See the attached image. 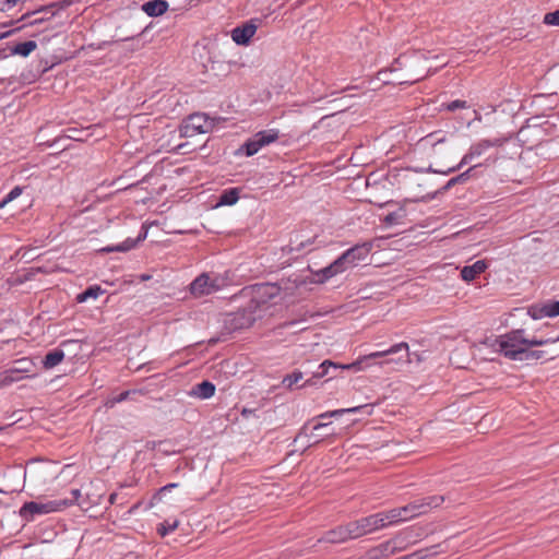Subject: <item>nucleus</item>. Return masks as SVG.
Listing matches in <instances>:
<instances>
[{
  "mask_svg": "<svg viewBox=\"0 0 559 559\" xmlns=\"http://www.w3.org/2000/svg\"><path fill=\"white\" fill-rule=\"evenodd\" d=\"M179 525V521L178 520H174L171 522L169 521H165L164 523H162L157 531L158 533L162 535V536H165L167 535L168 533L175 531Z\"/></svg>",
  "mask_w": 559,
  "mask_h": 559,
  "instance_id": "obj_30",
  "label": "nucleus"
},
{
  "mask_svg": "<svg viewBox=\"0 0 559 559\" xmlns=\"http://www.w3.org/2000/svg\"><path fill=\"white\" fill-rule=\"evenodd\" d=\"M405 213L403 210H400L395 213H390L384 217V222L389 225L400 223L402 218H404Z\"/></svg>",
  "mask_w": 559,
  "mask_h": 559,
  "instance_id": "obj_35",
  "label": "nucleus"
},
{
  "mask_svg": "<svg viewBox=\"0 0 559 559\" xmlns=\"http://www.w3.org/2000/svg\"><path fill=\"white\" fill-rule=\"evenodd\" d=\"M408 349H409L408 344L405 342H402V343L391 346L389 349L381 350V352H374V353L365 355L352 364L340 365V368L341 369H354V370H358V371L364 370L365 369V367L362 366L364 361H367V360L373 359V358H380V357H385L389 355H394L402 350L406 352V356H408Z\"/></svg>",
  "mask_w": 559,
  "mask_h": 559,
  "instance_id": "obj_10",
  "label": "nucleus"
},
{
  "mask_svg": "<svg viewBox=\"0 0 559 559\" xmlns=\"http://www.w3.org/2000/svg\"><path fill=\"white\" fill-rule=\"evenodd\" d=\"M365 408H370V407H369V405H364V406H355V407H349V408H341V409L330 411V412L320 414L318 416V418L326 419V418H332V417H338L346 413H358Z\"/></svg>",
  "mask_w": 559,
  "mask_h": 559,
  "instance_id": "obj_22",
  "label": "nucleus"
},
{
  "mask_svg": "<svg viewBox=\"0 0 559 559\" xmlns=\"http://www.w3.org/2000/svg\"><path fill=\"white\" fill-rule=\"evenodd\" d=\"M304 378L301 371L296 370L292 374H287L284 377L282 384L288 390H292L296 383H298Z\"/></svg>",
  "mask_w": 559,
  "mask_h": 559,
  "instance_id": "obj_28",
  "label": "nucleus"
},
{
  "mask_svg": "<svg viewBox=\"0 0 559 559\" xmlns=\"http://www.w3.org/2000/svg\"><path fill=\"white\" fill-rule=\"evenodd\" d=\"M213 122L203 114H194L183 121L180 133L183 136H193L199 133L211 131Z\"/></svg>",
  "mask_w": 559,
  "mask_h": 559,
  "instance_id": "obj_7",
  "label": "nucleus"
},
{
  "mask_svg": "<svg viewBox=\"0 0 559 559\" xmlns=\"http://www.w3.org/2000/svg\"><path fill=\"white\" fill-rule=\"evenodd\" d=\"M168 9V3L164 0H151L142 4V11L148 16H159Z\"/></svg>",
  "mask_w": 559,
  "mask_h": 559,
  "instance_id": "obj_16",
  "label": "nucleus"
},
{
  "mask_svg": "<svg viewBox=\"0 0 559 559\" xmlns=\"http://www.w3.org/2000/svg\"><path fill=\"white\" fill-rule=\"evenodd\" d=\"M319 368L321 369V371L313 373V378H322L325 374H328L329 368H340V365L331 360H324Z\"/></svg>",
  "mask_w": 559,
  "mask_h": 559,
  "instance_id": "obj_32",
  "label": "nucleus"
},
{
  "mask_svg": "<svg viewBox=\"0 0 559 559\" xmlns=\"http://www.w3.org/2000/svg\"><path fill=\"white\" fill-rule=\"evenodd\" d=\"M370 251V243H362L348 249L329 266L316 273L317 282L323 283L326 280L356 266L359 262L367 259Z\"/></svg>",
  "mask_w": 559,
  "mask_h": 559,
  "instance_id": "obj_2",
  "label": "nucleus"
},
{
  "mask_svg": "<svg viewBox=\"0 0 559 559\" xmlns=\"http://www.w3.org/2000/svg\"><path fill=\"white\" fill-rule=\"evenodd\" d=\"M523 330L512 331L503 336H501L496 343L498 345V350L503 353L504 356L510 357L512 359H523L522 355H524L525 359L534 358L538 359L542 357V352L533 350L528 352V348L532 346H543L550 343H556L559 341L558 337L538 340V338H526L523 335Z\"/></svg>",
  "mask_w": 559,
  "mask_h": 559,
  "instance_id": "obj_1",
  "label": "nucleus"
},
{
  "mask_svg": "<svg viewBox=\"0 0 559 559\" xmlns=\"http://www.w3.org/2000/svg\"><path fill=\"white\" fill-rule=\"evenodd\" d=\"M8 34H9V33H4V34L0 35V39H1V38H4Z\"/></svg>",
  "mask_w": 559,
  "mask_h": 559,
  "instance_id": "obj_47",
  "label": "nucleus"
},
{
  "mask_svg": "<svg viewBox=\"0 0 559 559\" xmlns=\"http://www.w3.org/2000/svg\"><path fill=\"white\" fill-rule=\"evenodd\" d=\"M36 47L37 44L34 40L20 43L14 47L13 53L20 55L22 57H27L31 52H33L36 49Z\"/></svg>",
  "mask_w": 559,
  "mask_h": 559,
  "instance_id": "obj_27",
  "label": "nucleus"
},
{
  "mask_svg": "<svg viewBox=\"0 0 559 559\" xmlns=\"http://www.w3.org/2000/svg\"><path fill=\"white\" fill-rule=\"evenodd\" d=\"M215 393V386L213 383L209 381H203L199 384H197L192 391L191 394L200 397V399H209L213 396Z\"/></svg>",
  "mask_w": 559,
  "mask_h": 559,
  "instance_id": "obj_20",
  "label": "nucleus"
},
{
  "mask_svg": "<svg viewBox=\"0 0 559 559\" xmlns=\"http://www.w3.org/2000/svg\"><path fill=\"white\" fill-rule=\"evenodd\" d=\"M465 107H466V102H464V100H454L447 105V108L450 111H454L459 108H465Z\"/></svg>",
  "mask_w": 559,
  "mask_h": 559,
  "instance_id": "obj_40",
  "label": "nucleus"
},
{
  "mask_svg": "<svg viewBox=\"0 0 559 559\" xmlns=\"http://www.w3.org/2000/svg\"><path fill=\"white\" fill-rule=\"evenodd\" d=\"M277 139L278 131L274 129L260 131L246 142V154L248 156H252L257 154L262 147L275 142Z\"/></svg>",
  "mask_w": 559,
  "mask_h": 559,
  "instance_id": "obj_9",
  "label": "nucleus"
},
{
  "mask_svg": "<svg viewBox=\"0 0 559 559\" xmlns=\"http://www.w3.org/2000/svg\"><path fill=\"white\" fill-rule=\"evenodd\" d=\"M22 194V188L21 187H14L7 197L0 202V209L4 207L8 203L15 200Z\"/></svg>",
  "mask_w": 559,
  "mask_h": 559,
  "instance_id": "obj_33",
  "label": "nucleus"
},
{
  "mask_svg": "<svg viewBox=\"0 0 559 559\" xmlns=\"http://www.w3.org/2000/svg\"><path fill=\"white\" fill-rule=\"evenodd\" d=\"M465 175H466V174H461V176H460V177H457L455 180H461V179H463Z\"/></svg>",
  "mask_w": 559,
  "mask_h": 559,
  "instance_id": "obj_46",
  "label": "nucleus"
},
{
  "mask_svg": "<svg viewBox=\"0 0 559 559\" xmlns=\"http://www.w3.org/2000/svg\"><path fill=\"white\" fill-rule=\"evenodd\" d=\"M437 547H438V546H433V547H431V548L427 549V550H426V551H427V554H426V555H423L420 558H421V559H424V558H427V557H431V556L437 555V554H438V551H437Z\"/></svg>",
  "mask_w": 559,
  "mask_h": 559,
  "instance_id": "obj_42",
  "label": "nucleus"
},
{
  "mask_svg": "<svg viewBox=\"0 0 559 559\" xmlns=\"http://www.w3.org/2000/svg\"><path fill=\"white\" fill-rule=\"evenodd\" d=\"M380 514H371L369 516L360 519V526L364 535L372 533L377 530L383 528V523L381 522Z\"/></svg>",
  "mask_w": 559,
  "mask_h": 559,
  "instance_id": "obj_17",
  "label": "nucleus"
},
{
  "mask_svg": "<svg viewBox=\"0 0 559 559\" xmlns=\"http://www.w3.org/2000/svg\"><path fill=\"white\" fill-rule=\"evenodd\" d=\"M1 492H2V491L0 490V493H1Z\"/></svg>",
  "mask_w": 559,
  "mask_h": 559,
  "instance_id": "obj_49",
  "label": "nucleus"
},
{
  "mask_svg": "<svg viewBox=\"0 0 559 559\" xmlns=\"http://www.w3.org/2000/svg\"><path fill=\"white\" fill-rule=\"evenodd\" d=\"M402 361L403 360L401 358H391V359H386L384 361H380V362H378V365H380V366L390 365V364L399 365Z\"/></svg>",
  "mask_w": 559,
  "mask_h": 559,
  "instance_id": "obj_41",
  "label": "nucleus"
},
{
  "mask_svg": "<svg viewBox=\"0 0 559 559\" xmlns=\"http://www.w3.org/2000/svg\"><path fill=\"white\" fill-rule=\"evenodd\" d=\"M547 317L559 316V301L544 304Z\"/></svg>",
  "mask_w": 559,
  "mask_h": 559,
  "instance_id": "obj_36",
  "label": "nucleus"
},
{
  "mask_svg": "<svg viewBox=\"0 0 559 559\" xmlns=\"http://www.w3.org/2000/svg\"><path fill=\"white\" fill-rule=\"evenodd\" d=\"M71 498H67V499H57V501H64L67 502V508L75 504L78 501H79V498L81 497V491L80 489H73L71 491Z\"/></svg>",
  "mask_w": 559,
  "mask_h": 559,
  "instance_id": "obj_37",
  "label": "nucleus"
},
{
  "mask_svg": "<svg viewBox=\"0 0 559 559\" xmlns=\"http://www.w3.org/2000/svg\"><path fill=\"white\" fill-rule=\"evenodd\" d=\"M360 525L361 524H360L359 520L354 521V522H349V523L344 525L347 539H353V538H358L360 536H364V533H362V530H361Z\"/></svg>",
  "mask_w": 559,
  "mask_h": 559,
  "instance_id": "obj_26",
  "label": "nucleus"
},
{
  "mask_svg": "<svg viewBox=\"0 0 559 559\" xmlns=\"http://www.w3.org/2000/svg\"><path fill=\"white\" fill-rule=\"evenodd\" d=\"M13 377H23L21 373H13Z\"/></svg>",
  "mask_w": 559,
  "mask_h": 559,
  "instance_id": "obj_48",
  "label": "nucleus"
},
{
  "mask_svg": "<svg viewBox=\"0 0 559 559\" xmlns=\"http://www.w3.org/2000/svg\"><path fill=\"white\" fill-rule=\"evenodd\" d=\"M305 385H312V381H311V380H307V381L302 384V386H305Z\"/></svg>",
  "mask_w": 559,
  "mask_h": 559,
  "instance_id": "obj_45",
  "label": "nucleus"
},
{
  "mask_svg": "<svg viewBox=\"0 0 559 559\" xmlns=\"http://www.w3.org/2000/svg\"><path fill=\"white\" fill-rule=\"evenodd\" d=\"M257 32V25L253 23H246L231 31V38L237 45L246 46Z\"/></svg>",
  "mask_w": 559,
  "mask_h": 559,
  "instance_id": "obj_13",
  "label": "nucleus"
},
{
  "mask_svg": "<svg viewBox=\"0 0 559 559\" xmlns=\"http://www.w3.org/2000/svg\"><path fill=\"white\" fill-rule=\"evenodd\" d=\"M320 540L331 544L344 543L348 540L344 525L337 526L326 532Z\"/></svg>",
  "mask_w": 559,
  "mask_h": 559,
  "instance_id": "obj_19",
  "label": "nucleus"
},
{
  "mask_svg": "<svg viewBox=\"0 0 559 559\" xmlns=\"http://www.w3.org/2000/svg\"><path fill=\"white\" fill-rule=\"evenodd\" d=\"M238 199H239V190L237 188L225 190L219 197L217 206L234 205L237 203Z\"/></svg>",
  "mask_w": 559,
  "mask_h": 559,
  "instance_id": "obj_23",
  "label": "nucleus"
},
{
  "mask_svg": "<svg viewBox=\"0 0 559 559\" xmlns=\"http://www.w3.org/2000/svg\"><path fill=\"white\" fill-rule=\"evenodd\" d=\"M35 364L31 358L24 357L13 362L12 367L0 373V385H10L23 379V377H13V373H31L34 371Z\"/></svg>",
  "mask_w": 559,
  "mask_h": 559,
  "instance_id": "obj_8",
  "label": "nucleus"
},
{
  "mask_svg": "<svg viewBox=\"0 0 559 559\" xmlns=\"http://www.w3.org/2000/svg\"><path fill=\"white\" fill-rule=\"evenodd\" d=\"M146 235H147V230L144 229L138 236L136 239L128 238L122 243H120L118 246H115V247H107V248L103 249V251H106V252H114V251L126 252V251H129V250L133 249L140 241L144 240L146 238Z\"/></svg>",
  "mask_w": 559,
  "mask_h": 559,
  "instance_id": "obj_18",
  "label": "nucleus"
},
{
  "mask_svg": "<svg viewBox=\"0 0 559 559\" xmlns=\"http://www.w3.org/2000/svg\"><path fill=\"white\" fill-rule=\"evenodd\" d=\"M103 293H104V290L100 288V286L94 285V286L88 287L85 292L79 294L76 296V301L85 302L90 298L96 299Z\"/></svg>",
  "mask_w": 559,
  "mask_h": 559,
  "instance_id": "obj_25",
  "label": "nucleus"
},
{
  "mask_svg": "<svg viewBox=\"0 0 559 559\" xmlns=\"http://www.w3.org/2000/svg\"><path fill=\"white\" fill-rule=\"evenodd\" d=\"M400 512L401 522L408 521L414 518L408 506L397 508Z\"/></svg>",
  "mask_w": 559,
  "mask_h": 559,
  "instance_id": "obj_39",
  "label": "nucleus"
},
{
  "mask_svg": "<svg viewBox=\"0 0 559 559\" xmlns=\"http://www.w3.org/2000/svg\"><path fill=\"white\" fill-rule=\"evenodd\" d=\"M443 502V497H428L414 501L408 506L412 514L415 516L427 513L430 509L439 507Z\"/></svg>",
  "mask_w": 559,
  "mask_h": 559,
  "instance_id": "obj_12",
  "label": "nucleus"
},
{
  "mask_svg": "<svg viewBox=\"0 0 559 559\" xmlns=\"http://www.w3.org/2000/svg\"><path fill=\"white\" fill-rule=\"evenodd\" d=\"M67 509V502L57 500H36L22 506L19 511L20 516L25 521H33L38 515L60 512Z\"/></svg>",
  "mask_w": 559,
  "mask_h": 559,
  "instance_id": "obj_4",
  "label": "nucleus"
},
{
  "mask_svg": "<svg viewBox=\"0 0 559 559\" xmlns=\"http://www.w3.org/2000/svg\"><path fill=\"white\" fill-rule=\"evenodd\" d=\"M487 269L484 260H478L472 265H466L461 271V276L465 282H471Z\"/></svg>",
  "mask_w": 559,
  "mask_h": 559,
  "instance_id": "obj_15",
  "label": "nucleus"
},
{
  "mask_svg": "<svg viewBox=\"0 0 559 559\" xmlns=\"http://www.w3.org/2000/svg\"><path fill=\"white\" fill-rule=\"evenodd\" d=\"M128 396H129V391H124V392L120 393L118 396L109 399L106 402V406L112 407L115 404L120 403V402L127 400Z\"/></svg>",
  "mask_w": 559,
  "mask_h": 559,
  "instance_id": "obj_38",
  "label": "nucleus"
},
{
  "mask_svg": "<svg viewBox=\"0 0 559 559\" xmlns=\"http://www.w3.org/2000/svg\"><path fill=\"white\" fill-rule=\"evenodd\" d=\"M59 473L56 463L43 460L29 461L24 471V481L32 488H40L55 479Z\"/></svg>",
  "mask_w": 559,
  "mask_h": 559,
  "instance_id": "obj_3",
  "label": "nucleus"
},
{
  "mask_svg": "<svg viewBox=\"0 0 559 559\" xmlns=\"http://www.w3.org/2000/svg\"><path fill=\"white\" fill-rule=\"evenodd\" d=\"M47 19H48V17H46L45 15H43V16H40V17H36L35 20H33V21L31 22V24H39V23H41V22L46 21Z\"/></svg>",
  "mask_w": 559,
  "mask_h": 559,
  "instance_id": "obj_43",
  "label": "nucleus"
},
{
  "mask_svg": "<svg viewBox=\"0 0 559 559\" xmlns=\"http://www.w3.org/2000/svg\"><path fill=\"white\" fill-rule=\"evenodd\" d=\"M528 314L534 320H539V319H543V318L547 317L544 304L543 305H535V306L530 307Z\"/></svg>",
  "mask_w": 559,
  "mask_h": 559,
  "instance_id": "obj_31",
  "label": "nucleus"
},
{
  "mask_svg": "<svg viewBox=\"0 0 559 559\" xmlns=\"http://www.w3.org/2000/svg\"><path fill=\"white\" fill-rule=\"evenodd\" d=\"M543 22L549 26H559V10L546 13Z\"/></svg>",
  "mask_w": 559,
  "mask_h": 559,
  "instance_id": "obj_34",
  "label": "nucleus"
},
{
  "mask_svg": "<svg viewBox=\"0 0 559 559\" xmlns=\"http://www.w3.org/2000/svg\"><path fill=\"white\" fill-rule=\"evenodd\" d=\"M380 519L383 523V527H386L389 525H394L401 522L400 512L399 509H392L386 512H380Z\"/></svg>",
  "mask_w": 559,
  "mask_h": 559,
  "instance_id": "obj_24",
  "label": "nucleus"
},
{
  "mask_svg": "<svg viewBox=\"0 0 559 559\" xmlns=\"http://www.w3.org/2000/svg\"><path fill=\"white\" fill-rule=\"evenodd\" d=\"M64 358V353L63 350L61 349H55V350H51L49 352L44 360H43V365L46 369H51L53 367H56L57 365H59Z\"/></svg>",
  "mask_w": 559,
  "mask_h": 559,
  "instance_id": "obj_21",
  "label": "nucleus"
},
{
  "mask_svg": "<svg viewBox=\"0 0 559 559\" xmlns=\"http://www.w3.org/2000/svg\"><path fill=\"white\" fill-rule=\"evenodd\" d=\"M421 147H431L432 155L437 160H442L455 148L454 144L444 136L438 134H429L423 138L419 143Z\"/></svg>",
  "mask_w": 559,
  "mask_h": 559,
  "instance_id": "obj_6",
  "label": "nucleus"
},
{
  "mask_svg": "<svg viewBox=\"0 0 559 559\" xmlns=\"http://www.w3.org/2000/svg\"><path fill=\"white\" fill-rule=\"evenodd\" d=\"M175 487H177V484H169V485L164 486L162 488V490L165 491V490L174 489Z\"/></svg>",
  "mask_w": 559,
  "mask_h": 559,
  "instance_id": "obj_44",
  "label": "nucleus"
},
{
  "mask_svg": "<svg viewBox=\"0 0 559 559\" xmlns=\"http://www.w3.org/2000/svg\"><path fill=\"white\" fill-rule=\"evenodd\" d=\"M329 425H330L329 423H318V424L313 425L312 430L309 433H308V426L306 425V426H304L302 430L298 435L297 439H300L302 437H306L308 439L317 438V435L314 432L317 430L328 427Z\"/></svg>",
  "mask_w": 559,
  "mask_h": 559,
  "instance_id": "obj_29",
  "label": "nucleus"
},
{
  "mask_svg": "<svg viewBox=\"0 0 559 559\" xmlns=\"http://www.w3.org/2000/svg\"><path fill=\"white\" fill-rule=\"evenodd\" d=\"M225 286V281L214 273L200 274L189 287L190 294L200 298L219 292Z\"/></svg>",
  "mask_w": 559,
  "mask_h": 559,
  "instance_id": "obj_5",
  "label": "nucleus"
},
{
  "mask_svg": "<svg viewBox=\"0 0 559 559\" xmlns=\"http://www.w3.org/2000/svg\"><path fill=\"white\" fill-rule=\"evenodd\" d=\"M492 145H493V143H491L490 141L483 140V141L471 146L468 153L464 155L461 163L456 167H449L447 170L435 169L433 171L442 173V174L455 171L456 169L461 168L463 165L472 162L474 158L479 157L487 148H489Z\"/></svg>",
  "mask_w": 559,
  "mask_h": 559,
  "instance_id": "obj_11",
  "label": "nucleus"
},
{
  "mask_svg": "<svg viewBox=\"0 0 559 559\" xmlns=\"http://www.w3.org/2000/svg\"><path fill=\"white\" fill-rule=\"evenodd\" d=\"M280 296L281 288L276 284H264L255 290V297L259 302L272 301Z\"/></svg>",
  "mask_w": 559,
  "mask_h": 559,
  "instance_id": "obj_14",
  "label": "nucleus"
}]
</instances>
